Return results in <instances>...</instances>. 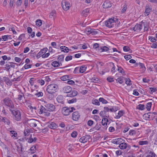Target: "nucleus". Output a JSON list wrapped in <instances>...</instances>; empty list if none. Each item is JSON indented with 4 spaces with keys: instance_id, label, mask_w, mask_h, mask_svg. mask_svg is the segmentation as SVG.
Here are the masks:
<instances>
[{
    "instance_id": "58",
    "label": "nucleus",
    "mask_w": 157,
    "mask_h": 157,
    "mask_svg": "<svg viewBox=\"0 0 157 157\" xmlns=\"http://www.w3.org/2000/svg\"><path fill=\"white\" fill-rule=\"evenodd\" d=\"M32 66V64L28 65L27 64H26L24 66V68L25 69H26L31 68Z\"/></svg>"
},
{
    "instance_id": "26",
    "label": "nucleus",
    "mask_w": 157,
    "mask_h": 157,
    "mask_svg": "<svg viewBox=\"0 0 157 157\" xmlns=\"http://www.w3.org/2000/svg\"><path fill=\"white\" fill-rule=\"evenodd\" d=\"M89 9H86L83 10L82 12V15L85 17H86L88 15L89 13Z\"/></svg>"
},
{
    "instance_id": "5",
    "label": "nucleus",
    "mask_w": 157,
    "mask_h": 157,
    "mask_svg": "<svg viewBox=\"0 0 157 157\" xmlns=\"http://www.w3.org/2000/svg\"><path fill=\"white\" fill-rule=\"evenodd\" d=\"M105 26L109 28L114 27V25H116V22L114 18L109 19L108 20L105 21Z\"/></svg>"
},
{
    "instance_id": "8",
    "label": "nucleus",
    "mask_w": 157,
    "mask_h": 157,
    "mask_svg": "<svg viewBox=\"0 0 157 157\" xmlns=\"http://www.w3.org/2000/svg\"><path fill=\"white\" fill-rule=\"evenodd\" d=\"M80 114L78 111L73 112L72 115V119L75 121H78L80 117Z\"/></svg>"
},
{
    "instance_id": "21",
    "label": "nucleus",
    "mask_w": 157,
    "mask_h": 157,
    "mask_svg": "<svg viewBox=\"0 0 157 157\" xmlns=\"http://www.w3.org/2000/svg\"><path fill=\"white\" fill-rule=\"evenodd\" d=\"M3 80L7 85L10 86L12 85V81L8 77H4L3 78Z\"/></svg>"
},
{
    "instance_id": "15",
    "label": "nucleus",
    "mask_w": 157,
    "mask_h": 157,
    "mask_svg": "<svg viewBox=\"0 0 157 157\" xmlns=\"http://www.w3.org/2000/svg\"><path fill=\"white\" fill-rule=\"evenodd\" d=\"M69 93V94H67V97H73L76 96L78 94V92L75 90H72L71 92Z\"/></svg>"
},
{
    "instance_id": "56",
    "label": "nucleus",
    "mask_w": 157,
    "mask_h": 157,
    "mask_svg": "<svg viewBox=\"0 0 157 157\" xmlns=\"http://www.w3.org/2000/svg\"><path fill=\"white\" fill-rule=\"evenodd\" d=\"M35 95L38 97H42L43 95V93L41 92H39L38 93H36L35 94Z\"/></svg>"
},
{
    "instance_id": "18",
    "label": "nucleus",
    "mask_w": 157,
    "mask_h": 157,
    "mask_svg": "<svg viewBox=\"0 0 157 157\" xmlns=\"http://www.w3.org/2000/svg\"><path fill=\"white\" fill-rule=\"evenodd\" d=\"M119 147L121 149H126L127 147L130 149V146L129 145H128L127 144L123 142L120 144Z\"/></svg>"
},
{
    "instance_id": "31",
    "label": "nucleus",
    "mask_w": 157,
    "mask_h": 157,
    "mask_svg": "<svg viewBox=\"0 0 157 157\" xmlns=\"http://www.w3.org/2000/svg\"><path fill=\"white\" fill-rule=\"evenodd\" d=\"M139 65L140 68L141 69V71L143 72H144L145 71L146 68L144 64L139 63Z\"/></svg>"
},
{
    "instance_id": "9",
    "label": "nucleus",
    "mask_w": 157,
    "mask_h": 157,
    "mask_svg": "<svg viewBox=\"0 0 157 157\" xmlns=\"http://www.w3.org/2000/svg\"><path fill=\"white\" fill-rule=\"evenodd\" d=\"M90 135H86L82 137L80 139L79 141L82 143H85L87 141H89L90 140Z\"/></svg>"
},
{
    "instance_id": "37",
    "label": "nucleus",
    "mask_w": 157,
    "mask_h": 157,
    "mask_svg": "<svg viewBox=\"0 0 157 157\" xmlns=\"http://www.w3.org/2000/svg\"><path fill=\"white\" fill-rule=\"evenodd\" d=\"M92 104L94 105H100L99 100H98L97 99H93L92 100Z\"/></svg>"
},
{
    "instance_id": "46",
    "label": "nucleus",
    "mask_w": 157,
    "mask_h": 157,
    "mask_svg": "<svg viewBox=\"0 0 157 157\" xmlns=\"http://www.w3.org/2000/svg\"><path fill=\"white\" fill-rule=\"evenodd\" d=\"M36 25L39 26H41L42 25V21L40 19H38L36 21Z\"/></svg>"
},
{
    "instance_id": "25",
    "label": "nucleus",
    "mask_w": 157,
    "mask_h": 157,
    "mask_svg": "<svg viewBox=\"0 0 157 157\" xmlns=\"http://www.w3.org/2000/svg\"><path fill=\"white\" fill-rule=\"evenodd\" d=\"M52 65L55 67H58L59 66L62 65V63H60L58 61H55L52 63Z\"/></svg>"
},
{
    "instance_id": "43",
    "label": "nucleus",
    "mask_w": 157,
    "mask_h": 157,
    "mask_svg": "<svg viewBox=\"0 0 157 157\" xmlns=\"http://www.w3.org/2000/svg\"><path fill=\"white\" fill-rule=\"evenodd\" d=\"M152 105L151 102H149L146 105L147 110L149 111L150 110Z\"/></svg>"
},
{
    "instance_id": "33",
    "label": "nucleus",
    "mask_w": 157,
    "mask_h": 157,
    "mask_svg": "<svg viewBox=\"0 0 157 157\" xmlns=\"http://www.w3.org/2000/svg\"><path fill=\"white\" fill-rule=\"evenodd\" d=\"M109 48L106 46L100 47V49H98V50H101V52H105L108 51Z\"/></svg>"
},
{
    "instance_id": "54",
    "label": "nucleus",
    "mask_w": 157,
    "mask_h": 157,
    "mask_svg": "<svg viewBox=\"0 0 157 157\" xmlns=\"http://www.w3.org/2000/svg\"><path fill=\"white\" fill-rule=\"evenodd\" d=\"M125 83L128 86H130L132 84L131 83V81L130 79L129 78H127L125 80Z\"/></svg>"
},
{
    "instance_id": "3",
    "label": "nucleus",
    "mask_w": 157,
    "mask_h": 157,
    "mask_svg": "<svg viewBox=\"0 0 157 157\" xmlns=\"http://www.w3.org/2000/svg\"><path fill=\"white\" fill-rule=\"evenodd\" d=\"M75 109L73 107H64L61 109L62 113L65 116L69 115Z\"/></svg>"
},
{
    "instance_id": "53",
    "label": "nucleus",
    "mask_w": 157,
    "mask_h": 157,
    "mask_svg": "<svg viewBox=\"0 0 157 157\" xmlns=\"http://www.w3.org/2000/svg\"><path fill=\"white\" fill-rule=\"evenodd\" d=\"M78 46L80 47V48L83 49H86L87 48V46L85 44H80Z\"/></svg>"
},
{
    "instance_id": "60",
    "label": "nucleus",
    "mask_w": 157,
    "mask_h": 157,
    "mask_svg": "<svg viewBox=\"0 0 157 157\" xmlns=\"http://www.w3.org/2000/svg\"><path fill=\"white\" fill-rule=\"evenodd\" d=\"M138 108L140 110H143L144 108V105H141V104H139L138 105Z\"/></svg>"
},
{
    "instance_id": "34",
    "label": "nucleus",
    "mask_w": 157,
    "mask_h": 157,
    "mask_svg": "<svg viewBox=\"0 0 157 157\" xmlns=\"http://www.w3.org/2000/svg\"><path fill=\"white\" fill-rule=\"evenodd\" d=\"M40 108V112H41V113H44L45 112L47 111V110L46 108H45L42 105H41Z\"/></svg>"
},
{
    "instance_id": "50",
    "label": "nucleus",
    "mask_w": 157,
    "mask_h": 157,
    "mask_svg": "<svg viewBox=\"0 0 157 157\" xmlns=\"http://www.w3.org/2000/svg\"><path fill=\"white\" fill-rule=\"evenodd\" d=\"M79 73H80L79 67H76L74 69L73 73L74 74H77Z\"/></svg>"
},
{
    "instance_id": "16",
    "label": "nucleus",
    "mask_w": 157,
    "mask_h": 157,
    "mask_svg": "<svg viewBox=\"0 0 157 157\" xmlns=\"http://www.w3.org/2000/svg\"><path fill=\"white\" fill-rule=\"evenodd\" d=\"M57 101L59 103L62 104H64V98L63 97L62 95H59L56 98Z\"/></svg>"
},
{
    "instance_id": "64",
    "label": "nucleus",
    "mask_w": 157,
    "mask_h": 157,
    "mask_svg": "<svg viewBox=\"0 0 157 157\" xmlns=\"http://www.w3.org/2000/svg\"><path fill=\"white\" fill-rule=\"evenodd\" d=\"M151 47L154 48H157V42H154L151 44Z\"/></svg>"
},
{
    "instance_id": "17",
    "label": "nucleus",
    "mask_w": 157,
    "mask_h": 157,
    "mask_svg": "<svg viewBox=\"0 0 157 157\" xmlns=\"http://www.w3.org/2000/svg\"><path fill=\"white\" fill-rule=\"evenodd\" d=\"M151 11V8L149 7L148 5H146L145 6V10L144 12V14L145 16H148L150 13Z\"/></svg>"
},
{
    "instance_id": "55",
    "label": "nucleus",
    "mask_w": 157,
    "mask_h": 157,
    "mask_svg": "<svg viewBox=\"0 0 157 157\" xmlns=\"http://www.w3.org/2000/svg\"><path fill=\"white\" fill-rule=\"evenodd\" d=\"M106 120V118H104L102 119L101 122L102 124L105 127L106 126V123H105Z\"/></svg>"
},
{
    "instance_id": "39",
    "label": "nucleus",
    "mask_w": 157,
    "mask_h": 157,
    "mask_svg": "<svg viewBox=\"0 0 157 157\" xmlns=\"http://www.w3.org/2000/svg\"><path fill=\"white\" fill-rule=\"evenodd\" d=\"M10 35H4L2 36V39L3 40L5 41L8 39H11L10 38Z\"/></svg>"
},
{
    "instance_id": "57",
    "label": "nucleus",
    "mask_w": 157,
    "mask_h": 157,
    "mask_svg": "<svg viewBox=\"0 0 157 157\" xmlns=\"http://www.w3.org/2000/svg\"><path fill=\"white\" fill-rule=\"evenodd\" d=\"M38 82L41 85H43L44 84V80L42 79H40L38 80Z\"/></svg>"
},
{
    "instance_id": "28",
    "label": "nucleus",
    "mask_w": 157,
    "mask_h": 157,
    "mask_svg": "<svg viewBox=\"0 0 157 157\" xmlns=\"http://www.w3.org/2000/svg\"><path fill=\"white\" fill-rule=\"evenodd\" d=\"M36 149V146L34 145L29 149V152L31 154H32L35 152V151Z\"/></svg>"
},
{
    "instance_id": "62",
    "label": "nucleus",
    "mask_w": 157,
    "mask_h": 157,
    "mask_svg": "<svg viewBox=\"0 0 157 157\" xmlns=\"http://www.w3.org/2000/svg\"><path fill=\"white\" fill-rule=\"evenodd\" d=\"M43 78H44V80L47 82H49L51 80L49 76H45Z\"/></svg>"
},
{
    "instance_id": "12",
    "label": "nucleus",
    "mask_w": 157,
    "mask_h": 157,
    "mask_svg": "<svg viewBox=\"0 0 157 157\" xmlns=\"http://www.w3.org/2000/svg\"><path fill=\"white\" fill-rule=\"evenodd\" d=\"M72 90V87L70 86H66L63 88V91L64 93H69L71 92Z\"/></svg>"
},
{
    "instance_id": "29",
    "label": "nucleus",
    "mask_w": 157,
    "mask_h": 157,
    "mask_svg": "<svg viewBox=\"0 0 157 157\" xmlns=\"http://www.w3.org/2000/svg\"><path fill=\"white\" fill-rule=\"evenodd\" d=\"M1 121L8 125H9L10 123V121L5 117H2Z\"/></svg>"
},
{
    "instance_id": "10",
    "label": "nucleus",
    "mask_w": 157,
    "mask_h": 157,
    "mask_svg": "<svg viewBox=\"0 0 157 157\" xmlns=\"http://www.w3.org/2000/svg\"><path fill=\"white\" fill-rule=\"evenodd\" d=\"M141 24H136L134 27L132 28V29L134 31L140 32L143 28L142 22H141Z\"/></svg>"
},
{
    "instance_id": "49",
    "label": "nucleus",
    "mask_w": 157,
    "mask_h": 157,
    "mask_svg": "<svg viewBox=\"0 0 157 157\" xmlns=\"http://www.w3.org/2000/svg\"><path fill=\"white\" fill-rule=\"evenodd\" d=\"M91 29L90 28H87L86 29L85 32L86 34L88 35H90V34H91Z\"/></svg>"
},
{
    "instance_id": "45",
    "label": "nucleus",
    "mask_w": 157,
    "mask_h": 157,
    "mask_svg": "<svg viewBox=\"0 0 157 157\" xmlns=\"http://www.w3.org/2000/svg\"><path fill=\"white\" fill-rule=\"evenodd\" d=\"M98 29H92L91 31V34L92 35H95L97 34L98 33L97 31Z\"/></svg>"
},
{
    "instance_id": "30",
    "label": "nucleus",
    "mask_w": 157,
    "mask_h": 157,
    "mask_svg": "<svg viewBox=\"0 0 157 157\" xmlns=\"http://www.w3.org/2000/svg\"><path fill=\"white\" fill-rule=\"evenodd\" d=\"M56 13L55 10H53L49 14V17L50 18L53 17L54 19L56 17Z\"/></svg>"
},
{
    "instance_id": "14",
    "label": "nucleus",
    "mask_w": 157,
    "mask_h": 157,
    "mask_svg": "<svg viewBox=\"0 0 157 157\" xmlns=\"http://www.w3.org/2000/svg\"><path fill=\"white\" fill-rule=\"evenodd\" d=\"M112 3L109 0L105 1L103 5V7L104 8H108L111 7L112 6Z\"/></svg>"
},
{
    "instance_id": "2",
    "label": "nucleus",
    "mask_w": 157,
    "mask_h": 157,
    "mask_svg": "<svg viewBox=\"0 0 157 157\" xmlns=\"http://www.w3.org/2000/svg\"><path fill=\"white\" fill-rule=\"evenodd\" d=\"M58 86L55 84L48 85L47 87L46 91L48 94H52L56 92Z\"/></svg>"
},
{
    "instance_id": "52",
    "label": "nucleus",
    "mask_w": 157,
    "mask_h": 157,
    "mask_svg": "<svg viewBox=\"0 0 157 157\" xmlns=\"http://www.w3.org/2000/svg\"><path fill=\"white\" fill-rule=\"evenodd\" d=\"M77 101V99L75 98H74L71 100H68V102L69 104L75 102Z\"/></svg>"
},
{
    "instance_id": "19",
    "label": "nucleus",
    "mask_w": 157,
    "mask_h": 157,
    "mask_svg": "<svg viewBox=\"0 0 157 157\" xmlns=\"http://www.w3.org/2000/svg\"><path fill=\"white\" fill-rule=\"evenodd\" d=\"M123 141V139L121 138L113 139L112 140V143L117 144H120Z\"/></svg>"
},
{
    "instance_id": "32",
    "label": "nucleus",
    "mask_w": 157,
    "mask_h": 157,
    "mask_svg": "<svg viewBox=\"0 0 157 157\" xmlns=\"http://www.w3.org/2000/svg\"><path fill=\"white\" fill-rule=\"evenodd\" d=\"M90 82H93L95 83H98L99 81V79L98 78L96 77H92L90 78Z\"/></svg>"
},
{
    "instance_id": "36",
    "label": "nucleus",
    "mask_w": 157,
    "mask_h": 157,
    "mask_svg": "<svg viewBox=\"0 0 157 157\" xmlns=\"http://www.w3.org/2000/svg\"><path fill=\"white\" fill-rule=\"evenodd\" d=\"M70 78L68 75H65L61 77V79L63 81H66L69 80Z\"/></svg>"
},
{
    "instance_id": "41",
    "label": "nucleus",
    "mask_w": 157,
    "mask_h": 157,
    "mask_svg": "<svg viewBox=\"0 0 157 157\" xmlns=\"http://www.w3.org/2000/svg\"><path fill=\"white\" fill-rule=\"evenodd\" d=\"M51 45L54 48L57 49H59L60 46L59 45H57L56 42H53L51 43Z\"/></svg>"
},
{
    "instance_id": "11",
    "label": "nucleus",
    "mask_w": 157,
    "mask_h": 157,
    "mask_svg": "<svg viewBox=\"0 0 157 157\" xmlns=\"http://www.w3.org/2000/svg\"><path fill=\"white\" fill-rule=\"evenodd\" d=\"M45 107L48 110L49 112H53L55 110L56 107L55 106L52 104H48L46 105Z\"/></svg>"
},
{
    "instance_id": "24",
    "label": "nucleus",
    "mask_w": 157,
    "mask_h": 157,
    "mask_svg": "<svg viewBox=\"0 0 157 157\" xmlns=\"http://www.w3.org/2000/svg\"><path fill=\"white\" fill-rule=\"evenodd\" d=\"M153 114V113L150 112L147 113V114H145V117L147 118V119H149V120H153L154 118V117Z\"/></svg>"
},
{
    "instance_id": "22",
    "label": "nucleus",
    "mask_w": 157,
    "mask_h": 157,
    "mask_svg": "<svg viewBox=\"0 0 157 157\" xmlns=\"http://www.w3.org/2000/svg\"><path fill=\"white\" fill-rule=\"evenodd\" d=\"M60 49L62 52L67 53L69 51H71V50L69 49L67 47L65 46H62L60 47Z\"/></svg>"
},
{
    "instance_id": "47",
    "label": "nucleus",
    "mask_w": 157,
    "mask_h": 157,
    "mask_svg": "<svg viewBox=\"0 0 157 157\" xmlns=\"http://www.w3.org/2000/svg\"><path fill=\"white\" fill-rule=\"evenodd\" d=\"M139 143L140 145H143L148 144V142L147 141H140Z\"/></svg>"
},
{
    "instance_id": "63",
    "label": "nucleus",
    "mask_w": 157,
    "mask_h": 157,
    "mask_svg": "<svg viewBox=\"0 0 157 157\" xmlns=\"http://www.w3.org/2000/svg\"><path fill=\"white\" fill-rule=\"evenodd\" d=\"M101 127V125L100 124H97L95 126L94 128L96 130H99Z\"/></svg>"
},
{
    "instance_id": "48",
    "label": "nucleus",
    "mask_w": 157,
    "mask_h": 157,
    "mask_svg": "<svg viewBox=\"0 0 157 157\" xmlns=\"http://www.w3.org/2000/svg\"><path fill=\"white\" fill-rule=\"evenodd\" d=\"M118 109V108L116 106H113L112 108L109 109V110L111 112H116Z\"/></svg>"
},
{
    "instance_id": "1",
    "label": "nucleus",
    "mask_w": 157,
    "mask_h": 157,
    "mask_svg": "<svg viewBox=\"0 0 157 157\" xmlns=\"http://www.w3.org/2000/svg\"><path fill=\"white\" fill-rule=\"evenodd\" d=\"M10 111L13 115V118L17 121H20L21 119V116L20 111L18 109L13 110L10 109Z\"/></svg>"
},
{
    "instance_id": "13",
    "label": "nucleus",
    "mask_w": 157,
    "mask_h": 157,
    "mask_svg": "<svg viewBox=\"0 0 157 157\" xmlns=\"http://www.w3.org/2000/svg\"><path fill=\"white\" fill-rule=\"evenodd\" d=\"M47 50V48L42 49L37 54L36 56V57L37 59L40 58L41 56L42 57L43 54H44Z\"/></svg>"
},
{
    "instance_id": "4",
    "label": "nucleus",
    "mask_w": 157,
    "mask_h": 157,
    "mask_svg": "<svg viewBox=\"0 0 157 157\" xmlns=\"http://www.w3.org/2000/svg\"><path fill=\"white\" fill-rule=\"evenodd\" d=\"M4 105L6 106H7L11 109H13L14 108V105L12 100L8 97L5 98L3 100Z\"/></svg>"
},
{
    "instance_id": "44",
    "label": "nucleus",
    "mask_w": 157,
    "mask_h": 157,
    "mask_svg": "<svg viewBox=\"0 0 157 157\" xmlns=\"http://www.w3.org/2000/svg\"><path fill=\"white\" fill-rule=\"evenodd\" d=\"M10 134L12 137H16L17 136L16 132L14 131H11L10 132Z\"/></svg>"
},
{
    "instance_id": "27",
    "label": "nucleus",
    "mask_w": 157,
    "mask_h": 157,
    "mask_svg": "<svg viewBox=\"0 0 157 157\" xmlns=\"http://www.w3.org/2000/svg\"><path fill=\"white\" fill-rule=\"evenodd\" d=\"M124 113L123 111L120 110L119 111L118 114L116 116L115 118L117 119H119L121 117L123 116Z\"/></svg>"
},
{
    "instance_id": "61",
    "label": "nucleus",
    "mask_w": 157,
    "mask_h": 157,
    "mask_svg": "<svg viewBox=\"0 0 157 157\" xmlns=\"http://www.w3.org/2000/svg\"><path fill=\"white\" fill-rule=\"evenodd\" d=\"M72 56H68L65 59V60L66 61H68L72 59Z\"/></svg>"
},
{
    "instance_id": "20",
    "label": "nucleus",
    "mask_w": 157,
    "mask_h": 157,
    "mask_svg": "<svg viewBox=\"0 0 157 157\" xmlns=\"http://www.w3.org/2000/svg\"><path fill=\"white\" fill-rule=\"evenodd\" d=\"M48 126L49 128L54 129L58 127V125L54 122H52L49 124Z\"/></svg>"
},
{
    "instance_id": "6",
    "label": "nucleus",
    "mask_w": 157,
    "mask_h": 157,
    "mask_svg": "<svg viewBox=\"0 0 157 157\" xmlns=\"http://www.w3.org/2000/svg\"><path fill=\"white\" fill-rule=\"evenodd\" d=\"M62 6L63 9L66 11L68 10L70 7L69 3L65 0H63L62 1Z\"/></svg>"
},
{
    "instance_id": "51",
    "label": "nucleus",
    "mask_w": 157,
    "mask_h": 157,
    "mask_svg": "<svg viewBox=\"0 0 157 157\" xmlns=\"http://www.w3.org/2000/svg\"><path fill=\"white\" fill-rule=\"evenodd\" d=\"M136 134V131L134 130H130L129 131V135L133 136Z\"/></svg>"
},
{
    "instance_id": "38",
    "label": "nucleus",
    "mask_w": 157,
    "mask_h": 157,
    "mask_svg": "<svg viewBox=\"0 0 157 157\" xmlns=\"http://www.w3.org/2000/svg\"><path fill=\"white\" fill-rule=\"evenodd\" d=\"M86 67L85 66H82L81 67L79 68L80 73H82L86 71Z\"/></svg>"
},
{
    "instance_id": "23",
    "label": "nucleus",
    "mask_w": 157,
    "mask_h": 157,
    "mask_svg": "<svg viewBox=\"0 0 157 157\" xmlns=\"http://www.w3.org/2000/svg\"><path fill=\"white\" fill-rule=\"evenodd\" d=\"M22 144H20V146H18L17 145H16V147L17 148V150L18 153L19 154L21 155L24 153L23 151L22 150Z\"/></svg>"
},
{
    "instance_id": "42",
    "label": "nucleus",
    "mask_w": 157,
    "mask_h": 157,
    "mask_svg": "<svg viewBox=\"0 0 157 157\" xmlns=\"http://www.w3.org/2000/svg\"><path fill=\"white\" fill-rule=\"evenodd\" d=\"M155 155L153 152L150 151L146 157H155Z\"/></svg>"
},
{
    "instance_id": "59",
    "label": "nucleus",
    "mask_w": 157,
    "mask_h": 157,
    "mask_svg": "<svg viewBox=\"0 0 157 157\" xmlns=\"http://www.w3.org/2000/svg\"><path fill=\"white\" fill-rule=\"evenodd\" d=\"M93 48L94 49L98 48V49H100V47H99V44H98L95 43L93 45Z\"/></svg>"
},
{
    "instance_id": "40",
    "label": "nucleus",
    "mask_w": 157,
    "mask_h": 157,
    "mask_svg": "<svg viewBox=\"0 0 157 157\" xmlns=\"http://www.w3.org/2000/svg\"><path fill=\"white\" fill-rule=\"evenodd\" d=\"M99 102H101L103 104H106L108 103V101L103 98H100L99 99Z\"/></svg>"
},
{
    "instance_id": "35",
    "label": "nucleus",
    "mask_w": 157,
    "mask_h": 157,
    "mask_svg": "<svg viewBox=\"0 0 157 157\" xmlns=\"http://www.w3.org/2000/svg\"><path fill=\"white\" fill-rule=\"evenodd\" d=\"M64 59V56L63 55H62L58 56L57 59L59 62L61 63L62 61H63Z\"/></svg>"
},
{
    "instance_id": "7",
    "label": "nucleus",
    "mask_w": 157,
    "mask_h": 157,
    "mask_svg": "<svg viewBox=\"0 0 157 157\" xmlns=\"http://www.w3.org/2000/svg\"><path fill=\"white\" fill-rule=\"evenodd\" d=\"M109 111V108L107 107H105L104 108L103 111H101L100 113V115L102 117H109V115H106V113L108 112Z\"/></svg>"
}]
</instances>
